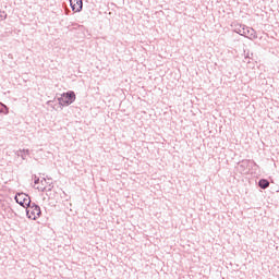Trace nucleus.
<instances>
[{
  "instance_id": "obj_1",
  "label": "nucleus",
  "mask_w": 279,
  "mask_h": 279,
  "mask_svg": "<svg viewBox=\"0 0 279 279\" xmlns=\"http://www.w3.org/2000/svg\"><path fill=\"white\" fill-rule=\"evenodd\" d=\"M234 33L239 34L240 36H244V38H248V40H256V38H258V35L254 28L247 27L243 24L238 25Z\"/></svg>"
},
{
  "instance_id": "obj_6",
  "label": "nucleus",
  "mask_w": 279,
  "mask_h": 279,
  "mask_svg": "<svg viewBox=\"0 0 279 279\" xmlns=\"http://www.w3.org/2000/svg\"><path fill=\"white\" fill-rule=\"evenodd\" d=\"M16 156H19L20 158H22V160H26L27 156H29V149H20L16 153Z\"/></svg>"
},
{
  "instance_id": "obj_3",
  "label": "nucleus",
  "mask_w": 279,
  "mask_h": 279,
  "mask_svg": "<svg viewBox=\"0 0 279 279\" xmlns=\"http://www.w3.org/2000/svg\"><path fill=\"white\" fill-rule=\"evenodd\" d=\"M76 99L75 92L69 90L66 93H63L61 97L58 98L60 106H71Z\"/></svg>"
},
{
  "instance_id": "obj_8",
  "label": "nucleus",
  "mask_w": 279,
  "mask_h": 279,
  "mask_svg": "<svg viewBox=\"0 0 279 279\" xmlns=\"http://www.w3.org/2000/svg\"><path fill=\"white\" fill-rule=\"evenodd\" d=\"M0 114H10V108L3 102H0Z\"/></svg>"
},
{
  "instance_id": "obj_11",
  "label": "nucleus",
  "mask_w": 279,
  "mask_h": 279,
  "mask_svg": "<svg viewBox=\"0 0 279 279\" xmlns=\"http://www.w3.org/2000/svg\"><path fill=\"white\" fill-rule=\"evenodd\" d=\"M245 165H247V161H243L240 167H245Z\"/></svg>"
},
{
  "instance_id": "obj_2",
  "label": "nucleus",
  "mask_w": 279,
  "mask_h": 279,
  "mask_svg": "<svg viewBox=\"0 0 279 279\" xmlns=\"http://www.w3.org/2000/svg\"><path fill=\"white\" fill-rule=\"evenodd\" d=\"M40 215H43L40 206L31 202V204L26 207V217H28V219H33V221H36Z\"/></svg>"
},
{
  "instance_id": "obj_10",
  "label": "nucleus",
  "mask_w": 279,
  "mask_h": 279,
  "mask_svg": "<svg viewBox=\"0 0 279 279\" xmlns=\"http://www.w3.org/2000/svg\"><path fill=\"white\" fill-rule=\"evenodd\" d=\"M5 14L4 15H0V21H5Z\"/></svg>"
},
{
  "instance_id": "obj_4",
  "label": "nucleus",
  "mask_w": 279,
  "mask_h": 279,
  "mask_svg": "<svg viewBox=\"0 0 279 279\" xmlns=\"http://www.w3.org/2000/svg\"><path fill=\"white\" fill-rule=\"evenodd\" d=\"M15 202L20 206H23V208H27V206H29V204L32 203V198L25 193H17L15 195Z\"/></svg>"
},
{
  "instance_id": "obj_9",
  "label": "nucleus",
  "mask_w": 279,
  "mask_h": 279,
  "mask_svg": "<svg viewBox=\"0 0 279 279\" xmlns=\"http://www.w3.org/2000/svg\"><path fill=\"white\" fill-rule=\"evenodd\" d=\"M39 183H40V179L38 177H35L34 184H39Z\"/></svg>"
},
{
  "instance_id": "obj_5",
  "label": "nucleus",
  "mask_w": 279,
  "mask_h": 279,
  "mask_svg": "<svg viewBox=\"0 0 279 279\" xmlns=\"http://www.w3.org/2000/svg\"><path fill=\"white\" fill-rule=\"evenodd\" d=\"M70 5L72 11L82 12V9L84 8V2L82 0H70Z\"/></svg>"
},
{
  "instance_id": "obj_7",
  "label": "nucleus",
  "mask_w": 279,
  "mask_h": 279,
  "mask_svg": "<svg viewBox=\"0 0 279 279\" xmlns=\"http://www.w3.org/2000/svg\"><path fill=\"white\" fill-rule=\"evenodd\" d=\"M258 186L259 189H263V190L269 189V181L267 179H260L258 181Z\"/></svg>"
},
{
  "instance_id": "obj_12",
  "label": "nucleus",
  "mask_w": 279,
  "mask_h": 279,
  "mask_svg": "<svg viewBox=\"0 0 279 279\" xmlns=\"http://www.w3.org/2000/svg\"><path fill=\"white\" fill-rule=\"evenodd\" d=\"M247 58H250V53H247V54L245 56V60H247Z\"/></svg>"
}]
</instances>
